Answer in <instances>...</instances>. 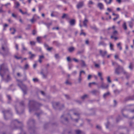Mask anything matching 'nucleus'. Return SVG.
Returning <instances> with one entry per match:
<instances>
[{
	"mask_svg": "<svg viewBox=\"0 0 134 134\" xmlns=\"http://www.w3.org/2000/svg\"><path fill=\"white\" fill-rule=\"evenodd\" d=\"M9 71L7 65L4 64L0 65V75L2 79L5 82H8L11 80L9 74Z\"/></svg>",
	"mask_w": 134,
	"mask_h": 134,
	"instance_id": "1",
	"label": "nucleus"
},
{
	"mask_svg": "<svg viewBox=\"0 0 134 134\" xmlns=\"http://www.w3.org/2000/svg\"><path fill=\"white\" fill-rule=\"evenodd\" d=\"M41 104L39 103L36 102L32 100L29 101V107L30 112L33 110H36L39 109V107Z\"/></svg>",
	"mask_w": 134,
	"mask_h": 134,
	"instance_id": "2",
	"label": "nucleus"
},
{
	"mask_svg": "<svg viewBox=\"0 0 134 134\" xmlns=\"http://www.w3.org/2000/svg\"><path fill=\"white\" fill-rule=\"evenodd\" d=\"M122 72L124 74H126V72L124 70L123 68L119 65H118V67L115 69L114 72L115 74L119 75Z\"/></svg>",
	"mask_w": 134,
	"mask_h": 134,
	"instance_id": "3",
	"label": "nucleus"
},
{
	"mask_svg": "<svg viewBox=\"0 0 134 134\" xmlns=\"http://www.w3.org/2000/svg\"><path fill=\"white\" fill-rule=\"evenodd\" d=\"M18 86L23 91L24 94L26 93V91H27V88L25 85L23 84L22 82L20 80H18Z\"/></svg>",
	"mask_w": 134,
	"mask_h": 134,
	"instance_id": "4",
	"label": "nucleus"
},
{
	"mask_svg": "<svg viewBox=\"0 0 134 134\" xmlns=\"http://www.w3.org/2000/svg\"><path fill=\"white\" fill-rule=\"evenodd\" d=\"M0 53L4 56H5L9 53V49L7 47L2 45V52H0Z\"/></svg>",
	"mask_w": 134,
	"mask_h": 134,
	"instance_id": "5",
	"label": "nucleus"
},
{
	"mask_svg": "<svg viewBox=\"0 0 134 134\" xmlns=\"http://www.w3.org/2000/svg\"><path fill=\"white\" fill-rule=\"evenodd\" d=\"M59 102H54L53 104V105L54 108L55 109H58L59 110H61L64 107V106L63 105H62L60 106V108L59 107Z\"/></svg>",
	"mask_w": 134,
	"mask_h": 134,
	"instance_id": "6",
	"label": "nucleus"
},
{
	"mask_svg": "<svg viewBox=\"0 0 134 134\" xmlns=\"http://www.w3.org/2000/svg\"><path fill=\"white\" fill-rule=\"evenodd\" d=\"M17 124H21L22 123L16 119L14 120L11 123V126L12 129H17V128L15 126V125Z\"/></svg>",
	"mask_w": 134,
	"mask_h": 134,
	"instance_id": "7",
	"label": "nucleus"
},
{
	"mask_svg": "<svg viewBox=\"0 0 134 134\" xmlns=\"http://www.w3.org/2000/svg\"><path fill=\"white\" fill-rule=\"evenodd\" d=\"M61 121L64 124H66L68 122V119L67 117H66L65 115H62L61 117Z\"/></svg>",
	"mask_w": 134,
	"mask_h": 134,
	"instance_id": "8",
	"label": "nucleus"
},
{
	"mask_svg": "<svg viewBox=\"0 0 134 134\" xmlns=\"http://www.w3.org/2000/svg\"><path fill=\"white\" fill-rule=\"evenodd\" d=\"M48 72L47 68H46L45 70H42L41 72V74L42 75L43 78H46L47 75L48 74Z\"/></svg>",
	"mask_w": 134,
	"mask_h": 134,
	"instance_id": "9",
	"label": "nucleus"
},
{
	"mask_svg": "<svg viewBox=\"0 0 134 134\" xmlns=\"http://www.w3.org/2000/svg\"><path fill=\"white\" fill-rule=\"evenodd\" d=\"M84 5V2L83 1L79 2L77 4L76 7L77 8L79 9L82 8Z\"/></svg>",
	"mask_w": 134,
	"mask_h": 134,
	"instance_id": "10",
	"label": "nucleus"
},
{
	"mask_svg": "<svg viewBox=\"0 0 134 134\" xmlns=\"http://www.w3.org/2000/svg\"><path fill=\"white\" fill-rule=\"evenodd\" d=\"M3 113L4 118L5 120H7V119L6 118V116L10 115L11 113L10 110H4L2 111Z\"/></svg>",
	"mask_w": 134,
	"mask_h": 134,
	"instance_id": "11",
	"label": "nucleus"
},
{
	"mask_svg": "<svg viewBox=\"0 0 134 134\" xmlns=\"http://www.w3.org/2000/svg\"><path fill=\"white\" fill-rule=\"evenodd\" d=\"M101 85L100 87H98V88H100V87L103 89L107 88L109 87L108 85H106L103 82H101Z\"/></svg>",
	"mask_w": 134,
	"mask_h": 134,
	"instance_id": "12",
	"label": "nucleus"
},
{
	"mask_svg": "<svg viewBox=\"0 0 134 134\" xmlns=\"http://www.w3.org/2000/svg\"><path fill=\"white\" fill-rule=\"evenodd\" d=\"M28 54L29 55V58L30 59H33L36 56V55L32 54L31 52H29Z\"/></svg>",
	"mask_w": 134,
	"mask_h": 134,
	"instance_id": "13",
	"label": "nucleus"
},
{
	"mask_svg": "<svg viewBox=\"0 0 134 134\" xmlns=\"http://www.w3.org/2000/svg\"><path fill=\"white\" fill-rule=\"evenodd\" d=\"M75 50L74 47L73 46H71L69 47L68 48V50L69 52L70 53H72Z\"/></svg>",
	"mask_w": 134,
	"mask_h": 134,
	"instance_id": "14",
	"label": "nucleus"
},
{
	"mask_svg": "<svg viewBox=\"0 0 134 134\" xmlns=\"http://www.w3.org/2000/svg\"><path fill=\"white\" fill-rule=\"evenodd\" d=\"M35 122V121L33 119H30L27 122V124L29 125H32Z\"/></svg>",
	"mask_w": 134,
	"mask_h": 134,
	"instance_id": "15",
	"label": "nucleus"
},
{
	"mask_svg": "<svg viewBox=\"0 0 134 134\" xmlns=\"http://www.w3.org/2000/svg\"><path fill=\"white\" fill-rule=\"evenodd\" d=\"M97 7L101 10H102L104 9V6L103 4L101 3H98L97 5Z\"/></svg>",
	"mask_w": 134,
	"mask_h": 134,
	"instance_id": "16",
	"label": "nucleus"
},
{
	"mask_svg": "<svg viewBox=\"0 0 134 134\" xmlns=\"http://www.w3.org/2000/svg\"><path fill=\"white\" fill-rule=\"evenodd\" d=\"M100 54L102 57H104L107 53L106 51L103 52L102 50H100L99 51Z\"/></svg>",
	"mask_w": 134,
	"mask_h": 134,
	"instance_id": "17",
	"label": "nucleus"
},
{
	"mask_svg": "<svg viewBox=\"0 0 134 134\" xmlns=\"http://www.w3.org/2000/svg\"><path fill=\"white\" fill-rule=\"evenodd\" d=\"M88 20L86 19V18H85L84 20L83 21V25L85 27H87V23H88Z\"/></svg>",
	"mask_w": 134,
	"mask_h": 134,
	"instance_id": "18",
	"label": "nucleus"
},
{
	"mask_svg": "<svg viewBox=\"0 0 134 134\" xmlns=\"http://www.w3.org/2000/svg\"><path fill=\"white\" fill-rule=\"evenodd\" d=\"M73 114L74 115L77 116L79 117V118L74 119V121H75L76 122H78L79 119V116H80V114L77 113H74Z\"/></svg>",
	"mask_w": 134,
	"mask_h": 134,
	"instance_id": "19",
	"label": "nucleus"
},
{
	"mask_svg": "<svg viewBox=\"0 0 134 134\" xmlns=\"http://www.w3.org/2000/svg\"><path fill=\"white\" fill-rule=\"evenodd\" d=\"M91 93L93 94L96 95L97 94L99 93V91L96 90H94L91 91Z\"/></svg>",
	"mask_w": 134,
	"mask_h": 134,
	"instance_id": "20",
	"label": "nucleus"
},
{
	"mask_svg": "<svg viewBox=\"0 0 134 134\" xmlns=\"http://www.w3.org/2000/svg\"><path fill=\"white\" fill-rule=\"evenodd\" d=\"M44 58V56L43 55L39 56V58L38 60L39 62L41 63L42 62V59H43Z\"/></svg>",
	"mask_w": 134,
	"mask_h": 134,
	"instance_id": "21",
	"label": "nucleus"
},
{
	"mask_svg": "<svg viewBox=\"0 0 134 134\" xmlns=\"http://www.w3.org/2000/svg\"><path fill=\"white\" fill-rule=\"evenodd\" d=\"M29 131L31 134L34 133L35 130L34 128L30 127L29 129Z\"/></svg>",
	"mask_w": 134,
	"mask_h": 134,
	"instance_id": "22",
	"label": "nucleus"
},
{
	"mask_svg": "<svg viewBox=\"0 0 134 134\" xmlns=\"http://www.w3.org/2000/svg\"><path fill=\"white\" fill-rule=\"evenodd\" d=\"M102 45L104 46H105L107 44L105 43L103 41H101L99 42V44H98V46H100V45Z\"/></svg>",
	"mask_w": 134,
	"mask_h": 134,
	"instance_id": "23",
	"label": "nucleus"
},
{
	"mask_svg": "<svg viewBox=\"0 0 134 134\" xmlns=\"http://www.w3.org/2000/svg\"><path fill=\"white\" fill-rule=\"evenodd\" d=\"M15 110L16 111V113L17 114H20L22 113L23 112L24 110H23L21 112H20V111L19 110V112H18V110L16 108V106H15Z\"/></svg>",
	"mask_w": 134,
	"mask_h": 134,
	"instance_id": "24",
	"label": "nucleus"
},
{
	"mask_svg": "<svg viewBox=\"0 0 134 134\" xmlns=\"http://www.w3.org/2000/svg\"><path fill=\"white\" fill-rule=\"evenodd\" d=\"M126 100H134V96L129 97L126 98Z\"/></svg>",
	"mask_w": 134,
	"mask_h": 134,
	"instance_id": "25",
	"label": "nucleus"
},
{
	"mask_svg": "<svg viewBox=\"0 0 134 134\" xmlns=\"http://www.w3.org/2000/svg\"><path fill=\"white\" fill-rule=\"evenodd\" d=\"M7 96L8 99V103H10V101L11 100V96L9 95H7Z\"/></svg>",
	"mask_w": 134,
	"mask_h": 134,
	"instance_id": "26",
	"label": "nucleus"
},
{
	"mask_svg": "<svg viewBox=\"0 0 134 134\" xmlns=\"http://www.w3.org/2000/svg\"><path fill=\"white\" fill-rule=\"evenodd\" d=\"M21 46L22 48V50L23 51H27V49L25 47L24 44L22 43L21 44Z\"/></svg>",
	"mask_w": 134,
	"mask_h": 134,
	"instance_id": "27",
	"label": "nucleus"
},
{
	"mask_svg": "<svg viewBox=\"0 0 134 134\" xmlns=\"http://www.w3.org/2000/svg\"><path fill=\"white\" fill-rule=\"evenodd\" d=\"M88 97V95L87 94H85L82 96L81 97V98L82 100H84L85 99Z\"/></svg>",
	"mask_w": 134,
	"mask_h": 134,
	"instance_id": "28",
	"label": "nucleus"
},
{
	"mask_svg": "<svg viewBox=\"0 0 134 134\" xmlns=\"http://www.w3.org/2000/svg\"><path fill=\"white\" fill-rule=\"evenodd\" d=\"M70 25H74L75 24V20L74 19H72L70 21Z\"/></svg>",
	"mask_w": 134,
	"mask_h": 134,
	"instance_id": "29",
	"label": "nucleus"
},
{
	"mask_svg": "<svg viewBox=\"0 0 134 134\" xmlns=\"http://www.w3.org/2000/svg\"><path fill=\"white\" fill-rule=\"evenodd\" d=\"M122 27L125 30H126L127 29V27L126 25V23L125 22H124L123 25H122Z\"/></svg>",
	"mask_w": 134,
	"mask_h": 134,
	"instance_id": "30",
	"label": "nucleus"
},
{
	"mask_svg": "<svg viewBox=\"0 0 134 134\" xmlns=\"http://www.w3.org/2000/svg\"><path fill=\"white\" fill-rule=\"evenodd\" d=\"M29 65L28 64H25L24 67L23 68L24 70H26L29 69Z\"/></svg>",
	"mask_w": 134,
	"mask_h": 134,
	"instance_id": "31",
	"label": "nucleus"
},
{
	"mask_svg": "<svg viewBox=\"0 0 134 134\" xmlns=\"http://www.w3.org/2000/svg\"><path fill=\"white\" fill-rule=\"evenodd\" d=\"M129 26L131 28H132L133 25V22L132 21H129L128 22Z\"/></svg>",
	"mask_w": 134,
	"mask_h": 134,
	"instance_id": "32",
	"label": "nucleus"
},
{
	"mask_svg": "<svg viewBox=\"0 0 134 134\" xmlns=\"http://www.w3.org/2000/svg\"><path fill=\"white\" fill-rule=\"evenodd\" d=\"M12 30H13L14 31L13 32H12L11 34H14L16 31V29L14 28H10V31H11Z\"/></svg>",
	"mask_w": 134,
	"mask_h": 134,
	"instance_id": "33",
	"label": "nucleus"
},
{
	"mask_svg": "<svg viewBox=\"0 0 134 134\" xmlns=\"http://www.w3.org/2000/svg\"><path fill=\"white\" fill-rule=\"evenodd\" d=\"M44 24L48 28H49V26L52 25L51 23H44Z\"/></svg>",
	"mask_w": 134,
	"mask_h": 134,
	"instance_id": "34",
	"label": "nucleus"
},
{
	"mask_svg": "<svg viewBox=\"0 0 134 134\" xmlns=\"http://www.w3.org/2000/svg\"><path fill=\"white\" fill-rule=\"evenodd\" d=\"M65 17L66 18H69L68 15L66 14H63V16L62 17V18H64Z\"/></svg>",
	"mask_w": 134,
	"mask_h": 134,
	"instance_id": "35",
	"label": "nucleus"
},
{
	"mask_svg": "<svg viewBox=\"0 0 134 134\" xmlns=\"http://www.w3.org/2000/svg\"><path fill=\"white\" fill-rule=\"evenodd\" d=\"M110 94V93L109 92H108L107 93H104L103 95V97L104 98H105Z\"/></svg>",
	"mask_w": 134,
	"mask_h": 134,
	"instance_id": "36",
	"label": "nucleus"
},
{
	"mask_svg": "<svg viewBox=\"0 0 134 134\" xmlns=\"http://www.w3.org/2000/svg\"><path fill=\"white\" fill-rule=\"evenodd\" d=\"M114 92L115 94H117L119 93L120 91L118 90H115L114 91Z\"/></svg>",
	"mask_w": 134,
	"mask_h": 134,
	"instance_id": "37",
	"label": "nucleus"
},
{
	"mask_svg": "<svg viewBox=\"0 0 134 134\" xmlns=\"http://www.w3.org/2000/svg\"><path fill=\"white\" fill-rule=\"evenodd\" d=\"M121 43L119 42L117 44V47H118L119 48L120 50H121L122 49V48L121 46H120Z\"/></svg>",
	"mask_w": 134,
	"mask_h": 134,
	"instance_id": "38",
	"label": "nucleus"
},
{
	"mask_svg": "<svg viewBox=\"0 0 134 134\" xmlns=\"http://www.w3.org/2000/svg\"><path fill=\"white\" fill-rule=\"evenodd\" d=\"M113 45L111 43H110V49L111 50H114V49L113 48Z\"/></svg>",
	"mask_w": 134,
	"mask_h": 134,
	"instance_id": "39",
	"label": "nucleus"
},
{
	"mask_svg": "<svg viewBox=\"0 0 134 134\" xmlns=\"http://www.w3.org/2000/svg\"><path fill=\"white\" fill-rule=\"evenodd\" d=\"M81 65L82 66H86V64L84 61L83 60L81 61Z\"/></svg>",
	"mask_w": 134,
	"mask_h": 134,
	"instance_id": "40",
	"label": "nucleus"
},
{
	"mask_svg": "<svg viewBox=\"0 0 134 134\" xmlns=\"http://www.w3.org/2000/svg\"><path fill=\"white\" fill-rule=\"evenodd\" d=\"M55 57L56 59H58L60 58V57L59 54H55Z\"/></svg>",
	"mask_w": 134,
	"mask_h": 134,
	"instance_id": "41",
	"label": "nucleus"
},
{
	"mask_svg": "<svg viewBox=\"0 0 134 134\" xmlns=\"http://www.w3.org/2000/svg\"><path fill=\"white\" fill-rule=\"evenodd\" d=\"M20 105L21 106H24V102L22 101L20 103Z\"/></svg>",
	"mask_w": 134,
	"mask_h": 134,
	"instance_id": "42",
	"label": "nucleus"
},
{
	"mask_svg": "<svg viewBox=\"0 0 134 134\" xmlns=\"http://www.w3.org/2000/svg\"><path fill=\"white\" fill-rule=\"evenodd\" d=\"M41 37H38L37 38V41L39 43H40L41 42L40 41V39H41Z\"/></svg>",
	"mask_w": 134,
	"mask_h": 134,
	"instance_id": "43",
	"label": "nucleus"
},
{
	"mask_svg": "<svg viewBox=\"0 0 134 134\" xmlns=\"http://www.w3.org/2000/svg\"><path fill=\"white\" fill-rule=\"evenodd\" d=\"M82 79V77H79L78 79L79 83H81Z\"/></svg>",
	"mask_w": 134,
	"mask_h": 134,
	"instance_id": "44",
	"label": "nucleus"
},
{
	"mask_svg": "<svg viewBox=\"0 0 134 134\" xmlns=\"http://www.w3.org/2000/svg\"><path fill=\"white\" fill-rule=\"evenodd\" d=\"M107 80L108 82L109 83H111V81L110 80V77L109 76H108L107 77Z\"/></svg>",
	"mask_w": 134,
	"mask_h": 134,
	"instance_id": "45",
	"label": "nucleus"
},
{
	"mask_svg": "<svg viewBox=\"0 0 134 134\" xmlns=\"http://www.w3.org/2000/svg\"><path fill=\"white\" fill-rule=\"evenodd\" d=\"M27 76L26 74H25L24 76V78L23 80V81H25L27 80Z\"/></svg>",
	"mask_w": 134,
	"mask_h": 134,
	"instance_id": "46",
	"label": "nucleus"
},
{
	"mask_svg": "<svg viewBox=\"0 0 134 134\" xmlns=\"http://www.w3.org/2000/svg\"><path fill=\"white\" fill-rule=\"evenodd\" d=\"M33 81L35 82H38V79L36 78H33Z\"/></svg>",
	"mask_w": 134,
	"mask_h": 134,
	"instance_id": "47",
	"label": "nucleus"
},
{
	"mask_svg": "<svg viewBox=\"0 0 134 134\" xmlns=\"http://www.w3.org/2000/svg\"><path fill=\"white\" fill-rule=\"evenodd\" d=\"M65 83L67 85H71V83L68 80H67L65 82Z\"/></svg>",
	"mask_w": 134,
	"mask_h": 134,
	"instance_id": "48",
	"label": "nucleus"
},
{
	"mask_svg": "<svg viewBox=\"0 0 134 134\" xmlns=\"http://www.w3.org/2000/svg\"><path fill=\"white\" fill-rule=\"evenodd\" d=\"M95 66L97 68H100V66L99 64H97L95 63Z\"/></svg>",
	"mask_w": 134,
	"mask_h": 134,
	"instance_id": "49",
	"label": "nucleus"
},
{
	"mask_svg": "<svg viewBox=\"0 0 134 134\" xmlns=\"http://www.w3.org/2000/svg\"><path fill=\"white\" fill-rule=\"evenodd\" d=\"M15 4L16 6L15 7L16 8H18L20 5V4L18 2H15Z\"/></svg>",
	"mask_w": 134,
	"mask_h": 134,
	"instance_id": "50",
	"label": "nucleus"
},
{
	"mask_svg": "<svg viewBox=\"0 0 134 134\" xmlns=\"http://www.w3.org/2000/svg\"><path fill=\"white\" fill-rule=\"evenodd\" d=\"M81 132V131L79 130H77L76 131V134H80Z\"/></svg>",
	"mask_w": 134,
	"mask_h": 134,
	"instance_id": "51",
	"label": "nucleus"
},
{
	"mask_svg": "<svg viewBox=\"0 0 134 134\" xmlns=\"http://www.w3.org/2000/svg\"><path fill=\"white\" fill-rule=\"evenodd\" d=\"M53 43L55 45L58 46L59 45V44L56 41H54L53 42Z\"/></svg>",
	"mask_w": 134,
	"mask_h": 134,
	"instance_id": "52",
	"label": "nucleus"
},
{
	"mask_svg": "<svg viewBox=\"0 0 134 134\" xmlns=\"http://www.w3.org/2000/svg\"><path fill=\"white\" fill-rule=\"evenodd\" d=\"M124 75H125L126 76V78L127 79H128L129 77L130 76V74H127V73L126 72V74H124Z\"/></svg>",
	"mask_w": 134,
	"mask_h": 134,
	"instance_id": "53",
	"label": "nucleus"
},
{
	"mask_svg": "<svg viewBox=\"0 0 134 134\" xmlns=\"http://www.w3.org/2000/svg\"><path fill=\"white\" fill-rule=\"evenodd\" d=\"M98 75L100 77L102 76V73L101 72H99L98 73Z\"/></svg>",
	"mask_w": 134,
	"mask_h": 134,
	"instance_id": "54",
	"label": "nucleus"
},
{
	"mask_svg": "<svg viewBox=\"0 0 134 134\" xmlns=\"http://www.w3.org/2000/svg\"><path fill=\"white\" fill-rule=\"evenodd\" d=\"M53 47H51L49 48H48L47 49V51H51V50L53 49Z\"/></svg>",
	"mask_w": 134,
	"mask_h": 134,
	"instance_id": "55",
	"label": "nucleus"
},
{
	"mask_svg": "<svg viewBox=\"0 0 134 134\" xmlns=\"http://www.w3.org/2000/svg\"><path fill=\"white\" fill-rule=\"evenodd\" d=\"M4 12H5L2 10V7H1L0 8V13H2Z\"/></svg>",
	"mask_w": 134,
	"mask_h": 134,
	"instance_id": "56",
	"label": "nucleus"
},
{
	"mask_svg": "<svg viewBox=\"0 0 134 134\" xmlns=\"http://www.w3.org/2000/svg\"><path fill=\"white\" fill-rule=\"evenodd\" d=\"M30 44L31 45H34L35 44V42L34 41H31L30 42Z\"/></svg>",
	"mask_w": 134,
	"mask_h": 134,
	"instance_id": "57",
	"label": "nucleus"
},
{
	"mask_svg": "<svg viewBox=\"0 0 134 134\" xmlns=\"http://www.w3.org/2000/svg\"><path fill=\"white\" fill-rule=\"evenodd\" d=\"M88 4L89 5H92L93 4V2L91 1H89Z\"/></svg>",
	"mask_w": 134,
	"mask_h": 134,
	"instance_id": "58",
	"label": "nucleus"
},
{
	"mask_svg": "<svg viewBox=\"0 0 134 134\" xmlns=\"http://www.w3.org/2000/svg\"><path fill=\"white\" fill-rule=\"evenodd\" d=\"M15 47L17 50H18V46L17 44H15Z\"/></svg>",
	"mask_w": 134,
	"mask_h": 134,
	"instance_id": "59",
	"label": "nucleus"
},
{
	"mask_svg": "<svg viewBox=\"0 0 134 134\" xmlns=\"http://www.w3.org/2000/svg\"><path fill=\"white\" fill-rule=\"evenodd\" d=\"M119 17V15H117V16L115 18H114L113 19L114 21H115L117 20Z\"/></svg>",
	"mask_w": 134,
	"mask_h": 134,
	"instance_id": "60",
	"label": "nucleus"
},
{
	"mask_svg": "<svg viewBox=\"0 0 134 134\" xmlns=\"http://www.w3.org/2000/svg\"><path fill=\"white\" fill-rule=\"evenodd\" d=\"M92 77V75H89L87 77V80H90L91 78Z\"/></svg>",
	"mask_w": 134,
	"mask_h": 134,
	"instance_id": "61",
	"label": "nucleus"
},
{
	"mask_svg": "<svg viewBox=\"0 0 134 134\" xmlns=\"http://www.w3.org/2000/svg\"><path fill=\"white\" fill-rule=\"evenodd\" d=\"M77 73V72L76 71H73L72 73V75H75Z\"/></svg>",
	"mask_w": 134,
	"mask_h": 134,
	"instance_id": "62",
	"label": "nucleus"
},
{
	"mask_svg": "<svg viewBox=\"0 0 134 134\" xmlns=\"http://www.w3.org/2000/svg\"><path fill=\"white\" fill-rule=\"evenodd\" d=\"M20 129L22 131L21 133L20 134H25V132H24L23 131H22V130L21 128H20Z\"/></svg>",
	"mask_w": 134,
	"mask_h": 134,
	"instance_id": "63",
	"label": "nucleus"
},
{
	"mask_svg": "<svg viewBox=\"0 0 134 134\" xmlns=\"http://www.w3.org/2000/svg\"><path fill=\"white\" fill-rule=\"evenodd\" d=\"M117 34V31L116 30L115 31L113 32V34L114 35H116Z\"/></svg>",
	"mask_w": 134,
	"mask_h": 134,
	"instance_id": "64",
	"label": "nucleus"
}]
</instances>
